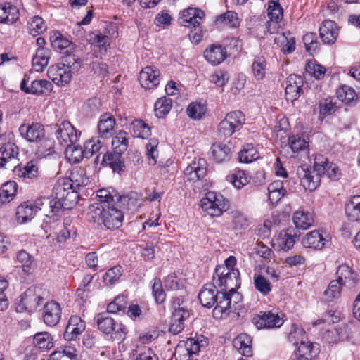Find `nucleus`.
<instances>
[{
	"label": "nucleus",
	"mask_w": 360,
	"mask_h": 360,
	"mask_svg": "<svg viewBox=\"0 0 360 360\" xmlns=\"http://www.w3.org/2000/svg\"><path fill=\"white\" fill-rule=\"evenodd\" d=\"M238 296L235 289L229 290V292H219L212 284L205 285L198 294L200 303L205 307L211 308L216 304L214 314L222 316L228 314L231 308V297Z\"/></svg>",
	"instance_id": "1"
},
{
	"label": "nucleus",
	"mask_w": 360,
	"mask_h": 360,
	"mask_svg": "<svg viewBox=\"0 0 360 360\" xmlns=\"http://www.w3.org/2000/svg\"><path fill=\"white\" fill-rule=\"evenodd\" d=\"M90 220L98 224L102 223L108 229H119L122 225V212L114 207L105 203L103 207H93L89 213Z\"/></svg>",
	"instance_id": "2"
},
{
	"label": "nucleus",
	"mask_w": 360,
	"mask_h": 360,
	"mask_svg": "<svg viewBox=\"0 0 360 360\" xmlns=\"http://www.w3.org/2000/svg\"><path fill=\"white\" fill-rule=\"evenodd\" d=\"M205 12L198 8L189 7L182 11L181 24L190 30L188 37L195 44L199 43L203 38L202 21Z\"/></svg>",
	"instance_id": "3"
},
{
	"label": "nucleus",
	"mask_w": 360,
	"mask_h": 360,
	"mask_svg": "<svg viewBox=\"0 0 360 360\" xmlns=\"http://www.w3.org/2000/svg\"><path fill=\"white\" fill-rule=\"evenodd\" d=\"M48 292L39 285L28 288L21 295L20 302L17 306V311H27L33 312L40 307L47 298Z\"/></svg>",
	"instance_id": "4"
},
{
	"label": "nucleus",
	"mask_w": 360,
	"mask_h": 360,
	"mask_svg": "<svg viewBox=\"0 0 360 360\" xmlns=\"http://www.w3.org/2000/svg\"><path fill=\"white\" fill-rule=\"evenodd\" d=\"M70 181L66 179L58 180L53 187V193L56 201H60L63 209H70L77 204L78 195L77 191H74Z\"/></svg>",
	"instance_id": "5"
},
{
	"label": "nucleus",
	"mask_w": 360,
	"mask_h": 360,
	"mask_svg": "<svg viewBox=\"0 0 360 360\" xmlns=\"http://www.w3.org/2000/svg\"><path fill=\"white\" fill-rule=\"evenodd\" d=\"M172 307L174 309L171 319L169 331L173 334H179L184 328V321L189 316V311L184 305L183 299L180 297L172 298Z\"/></svg>",
	"instance_id": "6"
},
{
	"label": "nucleus",
	"mask_w": 360,
	"mask_h": 360,
	"mask_svg": "<svg viewBox=\"0 0 360 360\" xmlns=\"http://www.w3.org/2000/svg\"><path fill=\"white\" fill-rule=\"evenodd\" d=\"M201 207L212 217H219L228 208V201L221 193L208 192L201 200Z\"/></svg>",
	"instance_id": "7"
},
{
	"label": "nucleus",
	"mask_w": 360,
	"mask_h": 360,
	"mask_svg": "<svg viewBox=\"0 0 360 360\" xmlns=\"http://www.w3.org/2000/svg\"><path fill=\"white\" fill-rule=\"evenodd\" d=\"M70 59L71 56H67L65 61L67 62L68 64L59 63L49 68V77L53 83L59 86H64L71 80Z\"/></svg>",
	"instance_id": "8"
},
{
	"label": "nucleus",
	"mask_w": 360,
	"mask_h": 360,
	"mask_svg": "<svg viewBox=\"0 0 360 360\" xmlns=\"http://www.w3.org/2000/svg\"><path fill=\"white\" fill-rule=\"evenodd\" d=\"M245 120V115L240 110L229 112L219 123L218 127L219 131L225 137L230 136L242 127Z\"/></svg>",
	"instance_id": "9"
},
{
	"label": "nucleus",
	"mask_w": 360,
	"mask_h": 360,
	"mask_svg": "<svg viewBox=\"0 0 360 360\" xmlns=\"http://www.w3.org/2000/svg\"><path fill=\"white\" fill-rule=\"evenodd\" d=\"M19 150L18 146L11 142L4 144L0 148V167L13 169L17 172Z\"/></svg>",
	"instance_id": "10"
},
{
	"label": "nucleus",
	"mask_w": 360,
	"mask_h": 360,
	"mask_svg": "<svg viewBox=\"0 0 360 360\" xmlns=\"http://www.w3.org/2000/svg\"><path fill=\"white\" fill-rule=\"evenodd\" d=\"M239 276V271H230L226 267H216L213 276V280L222 291L226 290L229 287V290L234 289L236 285L237 278Z\"/></svg>",
	"instance_id": "11"
},
{
	"label": "nucleus",
	"mask_w": 360,
	"mask_h": 360,
	"mask_svg": "<svg viewBox=\"0 0 360 360\" xmlns=\"http://www.w3.org/2000/svg\"><path fill=\"white\" fill-rule=\"evenodd\" d=\"M56 127L55 136L60 145L69 146L77 141L79 134L69 121L65 120Z\"/></svg>",
	"instance_id": "12"
},
{
	"label": "nucleus",
	"mask_w": 360,
	"mask_h": 360,
	"mask_svg": "<svg viewBox=\"0 0 360 360\" xmlns=\"http://www.w3.org/2000/svg\"><path fill=\"white\" fill-rule=\"evenodd\" d=\"M34 202L37 212L39 211L44 216L53 218V221L56 220L54 217L59 216L63 210L60 201L50 198H39Z\"/></svg>",
	"instance_id": "13"
},
{
	"label": "nucleus",
	"mask_w": 360,
	"mask_h": 360,
	"mask_svg": "<svg viewBox=\"0 0 360 360\" xmlns=\"http://www.w3.org/2000/svg\"><path fill=\"white\" fill-rule=\"evenodd\" d=\"M269 20L266 23L267 32L270 34L277 33L280 28V22L283 18V8L278 1H269L268 2Z\"/></svg>",
	"instance_id": "14"
},
{
	"label": "nucleus",
	"mask_w": 360,
	"mask_h": 360,
	"mask_svg": "<svg viewBox=\"0 0 360 360\" xmlns=\"http://www.w3.org/2000/svg\"><path fill=\"white\" fill-rule=\"evenodd\" d=\"M297 174L300 179L301 184L305 189L312 191L319 186L321 174L307 165L299 167Z\"/></svg>",
	"instance_id": "15"
},
{
	"label": "nucleus",
	"mask_w": 360,
	"mask_h": 360,
	"mask_svg": "<svg viewBox=\"0 0 360 360\" xmlns=\"http://www.w3.org/2000/svg\"><path fill=\"white\" fill-rule=\"evenodd\" d=\"M203 56L208 63L217 66L227 58L228 52L226 48L221 44H212L205 49Z\"/></svg>",
	"instance_id": "16"
},
{
	"label": "nucleus",
	"mask_w": 360,
	"mask_h": 360,
	"mask_svg": "<svg viewBox=\"0 0 360 360\" xmlns=\"http://www.w3.org/2000/svg\"><path fill=\"white\" fill-rule=\"evenodd\" d=\"M319 37L323 44H334L339 35V27L337 23L330 20H323L319 29Z\"/></svg>",
	"instance_id": "17"
},
{
	"label": "nucleus",
	"mask_w": 360,
	"mask_h": 360,
	"mask_svg": "<svg viewBox=\"0 0 360 360\" xmlns=\"http://www.w3.org/2000/svg\"><path fill=\"white\" fill-rule=\"evenodd\" d=\"M19 132L22 138L30 142H39L45 136L44 126L39 122L21 124Z\"/></svg>",
	"instance_id": "18"
},
{
	"label": "nucleus",
	"mask_w": 360,
	"mask_h": 360,
	"mask_svg": "<svg viewBox=\"0 0 360 360\" xmlns=\"http://www.w3.org/2000/svg\"><path fill=\"white\" fill-rule=\"evenodd\" d=\"M139 82L146 89L156 88L160 83V71L153 66H146L140 72Z\"/></svg>",
	"instance_id": "19"
},
{
	"label": "nucleus",
	"mask_w": 360,
	"mask_h": 360,
	"mask_svg": "<svg viewBox=\"0 0 360 360\" xmlns=\"http://www.w3.org/2000/svg\"><path fill=\"white\" fill-rule=\"evenodd\" d=\"M252 321L258 329L279 328L283 323L282 318L272 311L264 312L255 317Z\"/></svg>",
	"instance_id": "20"
},
{
	"label": "nucleus",
	"mask_w": 360,
	"mask_h": 360,
	"mask_svg": "<svg viewBox=\"0 0 360 360\" xmlns=\"http://www.w3.org/2000/svg\"><path fill=\"white\" fill-rule=\"evenodd\" d=\"M329 243L328 239L322 231L319 230L311 231L306 234L302 240L303 246L306 248L321 250Z\"/></svg>",
	"instance_id": "21"
},
{
	"label": "nucleus",
	"mask_w": 360,
	"mask_h": 360,
	"mask_svg": "<svg viewBox=\"0 0 360 360\" xmlns=\"http://www.w3.org/2000/svg\"><path fill=\"white\" fill-rule=\"evenodd\" d=\"M206 171L205 160L195 159L186 167L184 174L187 181L195 182L205 176Z\"/></svg>",
	"instance_id": "22"
},
{
	"label": "nucleus",
	"mask_w": 360,
	"mask_h": 360,
	"mask_svg": "<svg viewBox=\"0 0 360 360\" xmlns=\"http://www.w3.org/2000/svg\"><path fill=\"white\" fill-rule=\"evenodd\" d=\"M86 328L85 322L78 316H71L63 334L64 339L68 341L76 340Z\"/></svg>",
	"instance_id": "23"
},
{
	"label": "nucleus",
	"mask_w": 360,
	"mask_h": 360,
	"mask_svg": "<svg viewBox=\"0 0 360 360\" xmlns=\"http://www.w3.org/2000/svg\"><path fill=\"white\" fill-rule=\"evenodd\" d=\"M319 353L318 345L311 342H300L294 351L297 360H314Z\"/></svg>",
	"instance_id": "24"
},
{
	"label": "nucleus",
	"mask_w": 360,
	"mask_h": 360,
	"mask_svg": "<svg viewBox=\"0 0 360 360\" xmlns=\"http://www.w3.org/2000/svg\"><path fill=\"white\" fill-rule=\"evenodd\" d=\"M61 317V308L60 304L55 302H48L44 307L43 319L49 326H56Z\"/></svg>",
	"instance_id": "25"
},
{
	"label": "nucleus",
	"mask_w": 360,
	"mask_h": 360,
	"mask_svg": "<svg viewBox=\"0 0 360 360\" xmlns=\"http://www.w3.org/2000/svg\"><path fill=\"white\" fill-rule=\"evenodd\" d=\"M20 12L11 2L0 3V23L13 25L19 19Z\"/></svg>",
	"instance_id": "26"
},
{
	"label": "nucleus",
	"mask_w": 360,
	"mask_h": 360,
	"mask_svg": "<svg viewBox=\"0 0 360 360\" xmlns=\"http://www.w3.org/2000/svg\"><path fill=\"white\" fill-rule=\"evenodd\" d=\"M230 143H214L210 148L212 159L217 163L226 162L231 159L232 147Z\"/></svg>",
	"instance_id": "27"
},
{
	"label": "nucleus",
	"mask_w": 360,
	"mask_h": 360,
	"mask_svg": "<svg viewBox=\"0 0 360 360\" xmlns=\"http://www.w3.org/2000/svg\"><path fill=\"white\" fill-rule=\"evenodd\" d=\"M338 280L342 285L353 288L358 281L357 274L346 264L339 266L337 270Z\"/></svg>",
	"instance_id": "28"
},
{
	"label": "nucleus",
	"mask_w": 360,
	"mask_h": 360,
	"mask_svg": "<svg viewBox=\"0 0 360 360\" xmlns=\"http://www.w3.org/2000/svg\"><path fill=\"white\" fill-rule=\"evenodd\" d=\"M115 125V120L110 113H105L100 117L98 123V131L99 136L102 139L112 136Z\"/></svg>",
	"instance_id": "29"
},
{
	"label": "nucleus",
	"mask_w": 360,
	"mask_h": 360,
	"mask_svg": "<svg viewBox=\"0 0 360 360\" xmlns=\"http://www.w3.org/2000/svg\"><path fill=\"white\" fill-rule=\"evenodd\" d=\"M102 165L109 166L113 172H120L124 167V159L120 152L113 151L105 153L103 156Z\"/></svg>",
	"instance_id": "30"
},
{
	"label": "nucleus",
	"mask_w": 360,
	"mask_h": 360,
	"mask_svg": "<svg viewBox=\"0 0 360 360\" xmlns=\"http://www.w3.org/2000/svg\"><path fill=\"white\" fill-rule=\"evenodd\" d=\"M36 214L35 202H23L17 207V220L21 224L31 220Z\"/></svg>",
	"instance_id": "31"
},
{
	"label": "nucleus",
	"mask_w": 360,
	"mask_h": 360,
	"mask_svg": "<svg viewBox=\"0 0 360 360\" xmlns=\"http://www.w3.org/2000/svg\"><path fill=\"white\" fill-rule=\"evenodd\" d=\"M66 180L70 181L72 188L74 191L79 189L80 187L85 186L89 183V178L86 176L85 169L82 167H75L70 174Z\"/></svg>",
	"instance_id": "32"
},
{
	"label": "nucleus",
	"mask_w": 360,
	"mask_h": 360,
	"mask_svg": "<svg viewBox=\"0 0 360 360\" xmlns=\"http://www.w3.org/2000/svg\"><path fill=\"white\" fill-rule=\"evenodd\" d=\"M51 54V52L49 49H37L32 58V68L36 72H43L49 63Z\"/></svg>",
	"instance_id": "33"
},
{
	"label": "nucleus",
	"mask_w": 360,
	"mask_h": 360,
	"mask_svg": "<svg viewBox=\"0 0 360 360\" xmlns=\"http://www.w3.org/2000/svg\"><path fill=\"white\" fill-rule=\"evenodd\" d=\"M233 345L242 355L245 356H251L252 355V338L249 335L246 333L238 335L233 340Z\"/></svg>",
	"instance_id": "34"
},
{
	"label": "nucleus",
	"mask_w": 360,
	"mask_h": 360,
	"mask_svg": "<svg viewBox=\"0 0 360 360\" xmlns=\"http://www.w3.org/2000/svg\"><path fill=\"white\" fill-rule=\"evenodd\" d=\"M345 213L349 221H360V195L350 197L345 204Z\"/></svg>",
	"instance_id": "35"
},
{
	"label": "nucleus",
	"mask_w": 360,
	"mask_h": 360,
	"mask_svg": "<svg viewBox=\"0 0 360 360\" xmlns=\"http://www.w3.org/2000/svg\"><path fill=\"white\" fill-rule=\"evenodd\" d=\"M292 220L297 229L306 230L313 224L314 217L310 212L302 210L294 212Z\"/></svg>",
	"instance_id": "36"
},
{
	"label": "nucleus",
	"mask_w": 360,
	"mask_h": 360,
	"mask_svg": "<svg viewBox=\"0 0 360 360\" xmlns=\"http://www.w3.org/2000/svg\"><path fill=\"white\" fill-rule=\"evenodd\" d=\"M94 321L96 323L98 329L104 335V338L112 330V326L117 322L110 316L108 313H99L96 314L94 317Z\"/></svg>",
	"instance_id": "37"
},
{
	"label": "nucleus",
	"mask_w": 360,
	"mask_h": 360,
	"mask_svg": "<svg viewBox=\"0 0 360 360\" xmlns=\"http://www.w3.org/2000/svg\"><path fill=\"white\" fill-rule=\"evenodd\" d=\"M33 343L40 352H47L53 347V338L48 332H39L34 335Z\"/></svg>",
	"instance_id": "38"
},
{
	"label": "nucleus",
	"mask_w": 360,
	"mask_h": 360,
	"mask_svg": "<svg viewBox=\"0 0 360 360\" xmlns=\"http://www.w3.org/2000/svg\"><path fill=\"white\" fill-rule=\"evenodd\" d=\"M300 236V233L292 229H288L286 231L281 232L278 238V244L282 250H288L292 248Z\"/></svg>",
	"instance_id": "39"
},
{
	"label": "nucleus",
	"mask_w": 360,
	"mask_h": 360,
	"mask_svg": "<svg viewBox=\"0 0 360 360\" xmlns=\"http://www.w3.org/2000/svg\"><path fill=\"white\" fill-rule=\"evenodd\" d=\"M16 261L21 264L22 271L27 275L31 274L35 267L33 256L25 250L17 252Z\"/></svg>",
	"instance_id": "40"
},
{
	"label": "nucleus",
	"mask_w": 360,
	"mask_h": 360,
	"mask_svg": "<svg viewBox=\"0 0 360 360\" xmlns=\"http://www.w3.org/2000/svg\"><path fill=\"white\" fill-rule=\"evenodd\" d=\"M216 22L219 25L226 26L229 28H237L240 24L238 13L233 11H227L218 15Z\"/></svg>",
	"instance_id": "41"
},
{
	"label": "nucleus",
	"mask_w": 360,
	"mask_h": 360,
	"mask_svg": "<svg viewBox=\"0 0 360 360\" xmlns=\"http://www.w3.org/2000/svg\"><path fill=\"white\" fill-rule=\"evenodd\" d=\"M339 108L337 98L335 97H328L319 102V116L320 119L332 115Z\"/></svg>",
	"instance_id": "42"
},
{
	"label": "nucleus",
	"mask_w": 360,
	"mask_h": 360,
	"mask_svg": "<svg viewBox=\"0 0 360 360\" xmlns=\"http://www.w3.org/2000/svg\"><path fill=\"white\" fill-rule=\"evenodd\" d=\"M127 334V329L126 326L120 322H117L112 326V330L106 335L105 339L108 341L121 343L126 339Z\"/></svg>",
	"instance_id": "43"
},
{
	"label": "nucleus",
	"mask_w": 360,
	"mask_h": 360,
	"mask_svg": "<svg viewBox=\"0 0 360 360\" xmlns=\"http://www.w3.org/2000/svg\"><path fill=\"white\" fill-rule=\"evenodd\" d=\"M253 284L256 290L263 296L268 295L272 290L271 283L261 274L255 273L253 275Z\"/></svg>",
	"instance_id": "44"
},
{
	"label": "nucleus",
	"mask_w": 360,
	"mask_h": 360,
	"mask_svg": "<svg viewBox=\"0 0 360 360\" xmlns=\"http://www.w3.org/2000/svg\"><path fill=\"white\" fill-rule=\"evenodd\" d=\"M50 41L51 46L53 49L57 51L62 52L65 49L68 48L71 45V41L64 37L58 31H52L50 33Z\"/></svg>",
	"instance_id": "45"
},
{
	"label": "nucleus",
	"mask_w": 360,
	"mask_h": 360,
	"mask_svg": "<svg viewBox=\"0 0 360 360\" xmlns=\"http://www.w3.org/2000/svg\"><path fill=\"white\" fill-rule=\"evenodd\" d=\"M18 184L13 181L4 183L0 188V201L8 203L13 200L16 195Z\"/></svg>",
	"instance_id": "46"
},
{
	"label": "nucleus",
	"mask_w": 360,
	"mask_h": 360,
	"mask_svg": "<svg viewBox=\"0 0 360 360\" xmlns=\"http://www.w3.org/2000/svg\"><path fill=\"white\" fill-rule=\"evenodd\" d=\"M327 335L328 336L327 340L329 342L342 341L349 338V330L347 324L342 323L338 326V328L328 330Z\"/></svg>",
	"instance_id": "47"
},
{
	"label": "nucleus",
	"mask_w": 360,
	"mask_h": 360,
	"mask_svg": "<svg viewBox=\"0 0 360 360\" xmlns=\"http://www.w3.org/2000/svg\"><path fill=\"white\" fill-rule=\"evenodd\" d=\"M269 199L272 204L277 203L286 193L281 181H275L268 187Z\"/></svg>",
	"instance_id": "48"
},
{
	"label": "nucleus",
	"mask_w": 360,
	"mask_h": 360,
	"mask_svg": "<svg viewBox=\"0 0 360 360\" xmlns=\"http://www.w3.org/2000/svg\"><path fill=\"white\" fill-rule=\"evenodd\" d=\"M130 131L133 136L137 138L147 139L150 135L149 126L141 120H136L131 122Z\"/></svg>",
	"instance_id": "49"
},
{
	"label": "nucleus",
	"mask_w": 360,
	"mask_h": 360,
	"mask_svg": "<svg viewBox=\"0 0 360 360\" xmlns=\"http://www.w3.org/2000/svg\"><path fill=\"white\" fill-rule=\"evenodd\" d=\"M266 65V60L264 56H255L252 64V70L257 80H262L265 77Z\"/></svg>",
	"instance_id": "50"
},
{
	"label": "nucleus",
	"mask_w": 360,
	"mask_h": 360,
	"mask_svg": "<svg viewBox=\"0 0 360 360\" xmlns=\"http://www.w3.org/2000/svg\"><path fill=\"white\" fill-rule=\"evenodd\" d=\"M207 107L205 102L194 101L191 103L187 109V115L193 120H200L205 114Z\"/></svg>",
	"instance_id": "51"
},
{
	"label": "nucleus",
	"mask_w": 360,
	"mask_h": 360,
	"mask_svg": "<svg viewBox=\"0 0 360 360\" xmlns=\"http://www.w3.org/2000/svg\"><path fill=\"white\" fill-rule=\"evenodd\" d=\"M302 41L306 51L310 55L313 56L319 51L320 43L318 41L316 33L307 32L303 36Z\"/></svg>",
	"instance_id": "52"
},
{
	"label": "nucleus",
	"mask_w": 360,
	"mask_h": 360,
	"mask_svg": "<svg viewBox=\"0 0 360 360\" xmlns=\"http://www.w3.org/2000/svg\"><path fill=\"white\" fill-rule=\"evenodd\" d=\"M65 155L68 161L72 163H77L86 158V153L84 148L73 144L65 146Z\"/></svg>",
	"instance_id": "53"
},
{
	"label": "nucleus",
	"mask_w": 360,
	"mask_h": 360,
	"mask_svg": "<svg viewBox=\"0 0 360 360\" xmlns=\"http://www.w3.org/2000/svg\"><path fill=\"white\" fill-rule=\"evenodd\" d=\"M305 70L316 79H323L326 72V68L316 60H309L305 65Z\"/></svg>",
	"instance_id": "54"
},
{
	"label": "nucleus",
	"mask_w": 360,
	"mask_h": 360,
	"mask_svg": "<svg viewBox=\"0 0 360 360\" xmlns=\"http://www.w3.org/2000/svg\"><path fill=\"white\" fill-rule=\"evenodd\" d=\"M28 32L33 36L42 34L46 30V25L41 17L35 15L28 22Z\"/></svg>",
	"instance_id": "55"
},
{
	"label": "nucleus",
	"mask_w": 360,
	"mask_h": 360,
	"mask_svg": "<svg viewBox=\"0 0 360 360\" xmlns=\"http://www.w3.org/2000/svg\"><path fill=\"white\" fill-rule=\"evenodd\" d=\"M342 283L336 280H333L329 283L328 288L324 292V295L327 302H333L339 298L342 288Z\"/></svg>",
	"instance_id": "56"
},
{
	"label": "nucleus",
	"mask_w": 360,
	"mask_h": 360,
	"mask_svg": "<svg viewBox=\"0 0 360 360\" xmlns=\"http://www.w3.org/2000/svg\"><path fill=\"white\" fill-rule=\"evenodd\" d=\"M172 105V99L163 96L158 99L155 103V115L160 118L165 117L170 111Z\"/></svg>",
	"instance_id": "57"
},
{
	"label": "nucleus",
	"mask_w": 360,
	"mask_h": 360,
	"mask_svg": "<svg viewBox=\"0 0 360 360\" xmlns=\"http://www.w3.org/2000/svg\"><path fill=\"white\" fill-rule=\"evenodd\" d=\"M158 145L159 141L157 139H150L146 144V154L149 165H155L158 162V158L159 156Z\"/></svg>",
	"instance_id": "58"
},
{
	"label": "nucleus",
	"mask_w": 360,
	"mask_h": 360,
	"mask_svg": "<svg viewBox=\"0 0 360 360\" xmlns=\"http://www.w3.org/2000/svg\"><path fill=\"white\" fill-rule=\"evenodd\" d=\"M259 158L257 150L252 144H247L239 153V160L241 162L249 163Z\"/></svg>",
	"instance_id": "59"
},
{
	"label": "nucleus",
	"mask_w": 360,
	"mask_h": 360,
	"mask_svg": "<svg viewBox=\"0 0 360 360\" xmlns=\"http://www.w3.org/2000/svg\"><path fill=\"white\" fill-rule=\"evenodd\" d=\"M127 308V301L125 296L117 295L107 307L108 313L116 314L120 311L125 312Z\"/></svg>",
	"instance_id": "60"
},
{
	"label": "nucleus",
	"mask_w": 360,
	"mask_h": 360,
	"mask_svg": "<svg viewBox=\"0 0 360 360\" xmlns=\"http://www.w3.org/2000/svg\"><path fill=\"white\" fill-rule=\"evenodd\" d=\"M112 146L115 151L124 153L128 147L127 134L120 131L112 140Z\"/></svg>",
	"instance_id": "61"
},
{
	"label": "nucleus",
	"mask_w": 360,
	"mask_h": 360,
	"mask_svg": "<svg viewBox=\"0 0 360 360\" xmlns=\"http://www.w3.org/2000/svg\"><path fill=\"white\" fill-rule=\"evenodd\" d=\"M286 86L285 90H304L306 89V84L302 76L291 74L286 79Z\"/></svg>",
	"instance_id": "62"
},
{
	"label": "nucleus",
	"mask_w": 360,
	"mask_h": 360,
	"mask_svg": "<svg viewBox=\"0 0 360 360\" xmlns=\"http://www.w3.org/2000/svg\"><path fill=\"white\" fill-rule=\"evenodd\" d=\"M101 137H93L86 141L84 145V148L86 153V158H89L92 157L94 153L100 150L103 146Z\"/></svg>",
	"instance_id": "63"
},
{
	"label": "nucleus",
	"mask_w": 360,
	"mask_h": 360,
	"mask_svg": "<svg viewBox=\"0 0 360 360\" xmlns=\"http://www.w3.org/2000/svg\"><path fill=\"white\" fill-rule=\"evenodd\" d=\"M122 268L115 266L108 269L103 276V282L107 285H112L117 282L122 274Z\"/></svg>",
	"instance_id": "64"
}]
</instances>
